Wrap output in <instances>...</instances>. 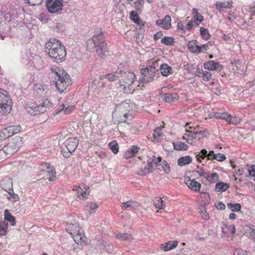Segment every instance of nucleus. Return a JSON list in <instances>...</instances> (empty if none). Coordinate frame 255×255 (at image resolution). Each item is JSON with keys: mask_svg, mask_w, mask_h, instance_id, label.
Listing matches in <instances>:
<instances>
[{"mask_svg": "<svg viewBox=\"0 0 255 255\" xmlns=\"http://www.w3.org/2000/svg\"><path fill=\"white\" fill-rule=\"evenodd\" d=\"M92 40L98 55L101 58L106 56L108 53V45L101 28L93 36Z\"/></svg>", "mask_w": 255, "mask_h": 255, "instance_id": "f257e3e1", "label": "nucleus"}, {"mask_svg": "<svg viewBox=\"0 0 255 255\" xmlns=\"http://www.w3.org/2000/svg\"><path fill=\"white\" fill-rule=\"evenodd\" d=\"M53 107V104L48 99H45L39 103H30L26 106L28 113L32 116L43 113Z\"/></svg>", "mask_w": 255, "mask_h": 255, "instance_id": "f03ea898", "label": "nucleus"}, {"mask_svg": "<svg viewBox=\"0 0 255 255\" xmlns=\"http://www.w3.org/2000/svg\"><path fill=\"white\" fill-rule=\"evenodd\" d=\"M54 74V84L58 91L62 93L71 84L68 75L64 70H58L53 73Z\"/></svg>", "mask_w": 255, "mask_h": 255, "instance_id": "7ed1b4c3", "label": "nucleus"}, {"mask_svg": "<svg viewBox=\"0 0 255 255\" xmlns=\"http://www.w3.org/2000/svg\"><path fill=\"white\" fill-rule=\"evenodd\" d=\"M12 109V101L6 91L0 89V113L6 115Z\"/></svg>", "mask_w": 255, "mask_h": 255, "instance_id": "20e7f679", "label": "nucleus"}, {"mask_svg": "<svg viewBox=\"0 0 255 255\" xmlns=\"http://www.w3.org/2000/svg\"><path fill=\"white\" fill-rule=\"evenodd\" d=\"M0 185L1 187L7 192L6 198L8 200L11 202H16L19 200L18 195L13 192V183L11 179L8 177L4 178L0 181Z\"/></svg>", "mask_w": 255, "mask_h": 255, "instance_id": "39448f33", "label": "nucleus"}, {"mask_svg": "<svg viewBox=\"0 0 255 255\" xmlns=\"http://www.w3.org/2000/svg\"><path fill=\"white\" fill-rule=\"evenodd\" d=\"M22 145V137L16 136L12 138L5 146L8 154H12L18 151Z\"/></svg>", "mask_w": 255, "mask_h": 255, "instance_id": "423d86ee", "label": "nucleus"}, {"mask_svg": "<svg viewBox=\"0 0 255 255\" xmlns=\"http://www.w3.org/2000/svg\"><path fill=\"white\" fill-rule=\"evenodd\" d=\"M48 56L57 63H60L65 59L66 52L64 46H62L55 50L48 53Z\"/></svg>", "mask_w": 255, "mask_h": 255, "instance_id": "0eeeda50", "label": "nucleus"}, {"mask_svg": "<svg viewBox=\"0 0 255 255\" xmlns=\"http://www.w3.org/2000/svg\"><path fill=\"white\" fill-rule=\"evenodd\" d=\"M158 66V62L157 60H155L154 59L148 60L147 66L145 68V70L144 71V74H146V72H149L150 73V76H149V77H146V80H151L152 77H154L155 76V74Z\"/></svg>", "mask_w": 255, "mask_h": 255, "instance_id": "6e6552de", "label": "nucleus"}, {"mask_svg": "<svg viewBox=\"0 0 255 255\" xmlns=\"http://www.w3.org/2000/svg\"><path fill=\"white\" fill-rule=\"evenodd\" d=\"M46 6L49 12L54 13L62 10V0H46Z\"/></svg>", "mask_w": 255, "mask_h": 255, "instance_id": "1a4fd4ad", "label": "nucleus"}, {"mask_svg": "<svg viewBox=\"0 0 255 255\" xmlns=\"http://www.w3.org/2000/svg\"><path fill=\"white\" fill-rule=\"evenodd\" d=\"M49 90L48 86L42 83H37L33 86L34 94L37 97H45Z\"/></svg>", "mask_w": 255, "mask_h": 255, "instance_id": "9d476101", "label": "nucleus"}, {"mask_svg": "<svg viewBox=\"0 0 255 255\" xmlns=\"http://www.w3.org/2000/svg\"><path fill=\"white\" fill-rule=\"evenodd\" d=\"M62 46L63 45L59 40L55 38H51L45 43V51L48 54Z\"/></svg>", "mask_w": 255, "mask_h": 255, "instance_id": "9b49d317", "label": "nucleus"}, {"mask_svg": "<svg viewBox=\"0 0 255 255\" xmlns=\"http://www.w3.org/2000/svg\"><path fill=\"white\" fill-rule=\"evenodd\" d=\"M73 190L77 192V195L80 199L86 198L90 193L89 187L84 184L74 186Z\"/></svg>", "mask_w": 255, "mask_h": 255, "instance_id": "f8f14e48", "label": "nucleus"}, {"mask_svg": "<svg viewBox=\"0 0 255 255\" xmlns=\"http://www.w3.org/2000/svg\"><path fill=\"white\" fill-rule=\"evenodd\" d=\"M68 229L72 231L70 234L73 236L75 242L77 241V243L78 244L79 241L84 242V237L80 232L78 224L73 225L72 227H69Z\"/></svg>", "mask_w": 255, "mask_h": 255, "instance_id": "ddd939ff", "label": "nucleus"}, {"mask_svg": "<svg viewBox=\"0 0 255 255\" xmlns=\"http://www.w3.org/2000/svg\"><path fill=\"white\" fill-rule=\"evenodd\" d=\"M121 77L123 81L125 83L126 86L131 85L134 81L135 75L132 72H122L121 74Z\"/></svg>", "mask_w": 255, "mask_h": 255, "instance_id": "4468645a", "label": "nucleus"}, {"mask_svg": "<svg viewBox=\"0 0 255 255\" xmlns=\"http://www.w3.org/2000/svg\"><path fill=\"white\" fill-rule=\"evenodd\" d=\"M189 126V124H187L185 125L186 133L183 136V138L185 139L188 143L193 144L195 142V137L197 134L195 133V131H190L188 129V128L189 129L192 128Z\"/></svg>", "mask_w": 255, "mask_h": 255, "instance_id": "2eb2a0df", "label": "nucleus"}, {"mask_svg": "<svg viewBox=\"0 0 255 255\" xmlns=\"http://www.w3.org/2000/svg\"><path fill=\"white\" fill-rule=\"evenodd\" d=\"M66 149L70 152H73L78 145V139L77 137L68 138L65 142Z\"/></svg>", "mask_w": 255, "mask_h": 255, "instance_id": "dca6fc26", "label": "nucleus"}, {"mask_svg": "<svg viewBox=\"0 0 255 255\" xmlns=\"http://www.w3.org/2000/svg\"><path fill=\"white\" fill-rule=\"evenodd\" d=\"M156 24L162 28L168 29L171 27V17L170 16L167 15L165 16L164 19L156 20Z\"/></svg>", "mask_w": 255, "mask_h": 255, "instance_id": "f3484780", "label": "nucleus"}, {"mask_svg": "<svg viewBox=\"0 0 255 255\" xmlns=\"http://www.w3.org/2000/svg\"><path fill=\"white\" fill-rule=\"evenodd\" d=\"M4 129L5 130V132L7 134V136L9 137L20 132L22 128L19 125H13L7 127Z\"/></svg>", "mask_w": 255, "mask_h": 255, "instance_id": "a211bd4d", "label": "nucleus"}, {"mask_svg": "<svg viewBox=\"0 0 255 255\" xmlns=\"http://www.w3.org/2000/svg\"><path fill=\"white\" fill-rule=\"evenodd\" d=\"M204 67L206 69L211 71L215 70L220 71L222 69V65L218 62H215L214 61H210L205 63Z\"/></svg>", "mask_w": 255, "mask_h": 255, "instance_id": "6ab92c4d", "label": "nucleus"}, {"mask_svg": "<svg viewBox=\"0 0 255 255\" xmlns=\"http://www.w3.org/2000/svg\"><path fill=\"white\" fill-rule=\"evenodd\" d=\"M192 11L193 16L191 21H193L194 25L195 27H196L203 21V17L198 12V10L196 8H193Z\"/></svg>", "mask_w": 255, "mask_h": 255, "instance_id": "aec40b11", "label": "nucleus"}, {"mask_svg": "<svg viewBox=\"0 0 255 255\" xmlns=\"http://www.w3.org/2000/svg\"><path fill=\"white\" fill-rule=\"evenodd\" d=\"M215 5L216 9L218 10L220 13H223L224 9L231 8L232 3L229 1H217L216 2Z\"/></svg>", "mask_w": 255, "mask_h": 255, "instance_id": "412c9836", "label": "nucleus"}, {"mask_svg": "<svg viewBox=\"0 0 255 255\" xmlns=\"http://www.w3.org/2000/svg\"><path fill=\"white\" fill-rule=\"evenodd\" d=\"M163 100L167 103H171L178 100V96L175 93H166L162 96Z\"/></svg>", "mask_w": 255, "mask_h": 255, "instance_id": "4be33fe9", "label": "nucleus"}, {"mask_svg": "<svg viewBox=\"0 0 255 255\" xmlns=\"http://www.w3.org/2000/svg\"><path fill=\"white\" fill-rule=\"evenodd\" d=\"M186 184L189 188L195 191H199L201 187V185L200 183L196 181L194 179L191 180L189 178L186 182Z\"/></svg>", "mask_w": 255, "mask_h": 255, "instance_id": "5701e85b", "label": "nucleus"}, {"mask_svg": "<svg viewBox=\"0 0 255 255\" xmlns=\"http://www.w3.org/2000/svg\"><path fill=\"white\" fill-rule=\"evenodd\" d=\"M233 69L236 71V72L240 75H242L244 73V68H242L241 65V61L239 59H234L232 61Z\"/></svg>", "mask_w": 255, "mask_h": 255, "instance_id": "b1692460", "label": "nucleus"}, {"mask_svg": "<svg viewBox=\"0 0 255 255\" xmlns=\"http://www.w3.org/2000/svg\"><path fill=\"white\" fill-rule=\"evenodd\" d=\"M189 50L192 52L201 53L202 50H199V45L196 40L190 41L187 45Z\"/></svg>", "mask_w": 255, "mask_h": 255, "instance_id": "393cba45", "label": "nucleus"}, {"mask_svg": "<svg viewBox=\"0 0 255 255\" xmlns=\"http://www.w3.org/2000/svg\"><path fill=\"white\" fill-rule=\"evenodd\" d=\"M98 208V205L94 202H88L85 206V210L87 215H91L95 213V210Z\"/></svg>", "mask_w": 255, "mask_h": 255, "instance_id": "a878e982", "label": "nucleus"}, {"mask_svg": "<svg viewBox=\"0 0 255 255\" xmlns=\"http://www.w3.org/2000/svg\"><path fill=\"white\" fill-rule=\"evenodd\" d=\"M139 147L135 145H132L130 148L127 150L125 153L124 156L126 159L130 158L135 155L138 151Z\"/></svg>", "mask_w": 255, "mask_h": 255, "instance_id": "bb28decb", "label": "nucleus"}, {"mask_svg": "<svg viewBox=\"0 0 255 255\" xmlns=\"http://www.w3.org/2000/svg\"><path fill=\"white\" fill-rule=\"evenodd\" d=\"M177 241H169L165 244H162L161 246V248L164 251L167 252L175 248L177 246Z\"/></svg>", "mask_w": 255, "mask_h": 255, "instance_id": "cd10ccee", "label": "nucleus"}, {"mask_svg": "<svg viewBox=\"0 0 255 255\" xmlns=\"http://www.w3.org/2000/svg\"><path fill=\"white\" fill-rule=\"evenodd\" d=\"M226 122L231 125H237L241 123V119L236 116H232L228 114L226 117Z\"/></svg>", "mask_w": 255, "mask_h": 255, "instance_id": "c85d7f7f", "label": "nucleus"}, {"mask_svg": "<svg viewBox=\"0 0 255 255\" xmlns=\"http://www.w3.org/2000/svg\"><path fill=\"white\" fill-rule=\"evenodd\" d=\"M161 74L164 76H167L172 73V68L167 64H162L159 66Z\"/></svg>", "mask_w": 255, "mask_h": 255, "instance_id": "c756f323", "label": "nucleus"}, {"mask_svg": "<svg viewBox=\"0 0 255 255\" xmlns=\"http://www.w3.org/2000/svg\"><path fill=\"white\" fill-rule=\"evenodd\" d=\"M116 237L117 239L122 240V241H131L133 238L131 234L128 233H117L116 234Z\"/></svg>", "mask_w": 255, "mask_h": 255, "instance_id": "7c9ffc66", "label": "nucleus"}, {"mask_svg": "<svg viewBox=\"0 0 255 255\" xmlns=\"http://www.w3.org/2000/svg\"><path fill=\"white\" fill-rule=\"evenodd\" d=\"M192 158L190 156H185L179 158L178 159V164L180 166H185L191 163Z\"/></svg>", "mask_w": 255, "mask_h": 255, "instance_id": "2f4dec72", "label": "nucleus"}, {"mask_svg": "<svg viewBox=\"0 0 255 255\" xmlns=\"http://www.w3.org/2000/svg\"><path fill=\"white\" fill-rule=\"evenodd\" d=\"M152 167L147 163V165L143 168L139 169L136 172L137 174L140 176H144L152 172Z\"/></svg>", "mask_w": 255, "mask_h": 255, "instance_id": "473e14b6", "label": "nucleus"}, {"mask_svg": "<svg viewBox=\"0 0 255 255\" xmlns=\"http://www.w3.org/2000/svg\"><path fill=\"white\" fill-rule=\"evenodd\" d=\"M138 207V203L132 201H128L122 203L121 207L123 209H126L127 208H131L135 209Z\"/></svg>", "mask_w": 255, "mask_h": 255, "instance_id": "72a5a7b5", "label": "nucleus"}, {"mask_svg": "<svg viewBox=\"0 0 255 255\" xmlns=\"http://www.w3.org/2000/svg\"><path fill=\"white\" fill-rule=\"evenodd\" d=\"M45 166L46 167V169L42 168L41 170H47V172L50 173L51 176L49 177L48 180L50 181H52L54 180L55 178V174L56 172L55 170L52 169V167H50V165L49 163H45Z\"/></svg>", "mask_w": 255, "mask_h": 255, "instance_id": "f704fd0d", "label": "nucleus"}, {"mask_svg": "<svg viewBox=\"0 0 255 255\" xmlns=\"http://www.w3.org/2000/svg\"><path fill=\"white\" fill-rule=\"evenodd\" d=\"M161 161V158L160 157H156L155 156H152L148 158L147 161V163L150 164L153 168L154 165L156 166H159Z\"/></svg>", "mask_w": 255, "mask_h": 255, "instance_id": "c9c22d12", "label": "nucleus"}, {"mask_svg": "<svg viewBox=\"0 0 255 255\" xmlns=\"http://www.w3.org/2000/svg\"><path fill=\"white\" fill-rule=\"evenodd\" d=\"M121 73L122 70H117L114 73L107 74L106 78H107L110 81H114L121 77Z\"/></svg>", "mask_w": 255, "mask_h": 255, "instance_id": "e433bc0d", "label": "nucleus"}, {"mask_svg": "<svg viewBox=\"0 0 255 255\" xmlns=\"http://www.w3.org/2000/svg\"><path fill=\"white\" fill-rule=\"evenodd\" d=\"M4 219L9 222L11 225L13 226L15 225V219L12 216V215L9 213L8 210H5L4 212Z\"/></svg>", "mask_w": 255, "mask_h": 255, "instance_id": "4c0bfd02", "label": "nucleus"}, {"mask_svg": "<svg viewBox=\"0 0 255 255\" xmlns=\"http://www.w3.org/2000/svg\"><path fill=\"white\" fill-rule=\"evenodd\" d=\"M229 188V185L228 184L222 182L217 183L215 186L216 190L220 192H224Z\"/></svg>", "mask_w": 255, "mask_h": 255, "instance_id": "58836bf2", "label": "nucleus"}, {"mask_svg": "<svg viewBox=\"0 0 255 255\" xmlns=\"http://www.w3.org/2000/svg\"><path fill=\"white\" fill-rule=\"evenodd\" d=\"M141 76L140 77V78L139 79V82L140 83H142V84H145V83H147L150 81H151L153 78L154 77H152L151 78V80H149L148 81V79H147L145 80V79H146V77H149V76H150L149 74L150 73L149 72L147 73L146 72V74H144V71L145 70V68L144 69H141Z\"/></svg>", "mask_w": 255, "mask_h": 255, "instance_id": "ea45409f", "label": "nucleus"}, {"mask_svg": "<svg viewBox=\"0 0 255 255\" xmlns=\"http://www.w3.org/2000/svg\"><path fill=\"white\" fill-rule=\"evenodd\" d=\"M174 148L177 150H186L188 149V146L185 143L178 141L174 142L173 143Z\"/></svg>", "mask_w": 255, "mask_h": 255, "instance_id": "a19ab883", "label": "nucleus"}, {"mask_svg": "<svg viewBox=\"0 0 255 255\" xmlns=\"http://www.w3.org/2000/svg\"><path fill=\"white\" fill-rule=\"evenodd\" d=\"M153 205L156 208L158 209H162L164 208V206L163 204V200L161 197H156L154 198L153 200Z\"/></svg>", "mask_w": 255, "mask_h": 255, "instance_id": "79ce46f5", "label": "nucleus"}, {"mask_svg": "<svg viewBox=\"0 0 255 255\" xmlns=\"http://www.w3.org/2000/svg\"><path fill=\"white\" fill-rule=\"evenodd\" d=\"M8 223L4 221L0 222V236L6 235L7 230Z\"/></svg>", "mask_w": 255, "mask_h": 255, "instance_id": "37998d69", "label": "nucleus"}, {"mask_svg": "<svg viewBox=\"0 0 255 255\" xmlns=\"http://www.w3.org/2000/svg\"><path fill=\"white\" fill-rule=\"evenodd\" d=\"M162 135L163 132L162 131L161 127H157L155 129H154V133L153 134V137L154 140L160 139Z\"/></svg>", "mask_w": 255, "mask_h": 255, "instance_id": "c03bdc74", "label": "nucleus"}, {"mask_svg": "<svg viewBox=\"0 0 255 255\" xmlns=\"http://www.w3.org/2000/svg\"><path fill=\"white\" fill-rule=\"evenodd\" d=\"M109 147L114 154H117L119 151V145L115 140H113L109 143Z\"/></svg>", "mask_w": 255, "mask_h": 255, "instance_id": "a18cd8bd", "label": "nucleus"}, {"mask_svg": "<svg viewBox=\"0 0 255 255\" xmlns=\"http://www.w3.org/2000/svg\"><path fill=\"white\" fill-rule=\"evenodd\" d=\"M161 42L166 45L172 46L174 45V39L171 37L165 36L161 39Z\"/></svg>", "mask_w": 255, "mask_h": 255, "instance_id": "49530a36", "label": "nucleus"}, {"mask_svg": "<svg viewBox=\"0 0 255 255\" xmlns=\"http://www.w3.org/2000/svg\"><path fill=\"white\" fill-rule=\"evenodd\" d=\"M206 179L211 183L215 182L219 179V176L216 173H213L210 175H207L205 176Z\"/></svg>", "mask_w": 255, "mask_h": 255, "instance_id": "de8ad7c7", "label": "nucleus"}, {"mask_svg": "<svg viewBox=\"0 0 255 255\" xmlns=\"http://www.w3.org/2000/svg\"><path fill=\"white\" fill-rule=\"evenodd\" d=\"M227 207L233 212L239 211L241 208V205L239 203L232 204L229 203L227 204Z\"/></svg>", "mask_w": 255, "mask_h": 255, "instance_id": "09e8293b", "label": "nucleus"}, {"mask_svg": "<svg viewBox=\"0 0 255 255\" xmlns=\"http://www.w3.org/2000/svg\"><path fill=\"white\" fill-rule=\"evenodd\" d=\"M200 31L201 36L203 39L208 40L210 38V35L208 29L202 27L200 28Z\"/></svg>", "mask_w": 255, "mask_h": 255, "instance_id": "8fccbe9b", "label": "nucleus"}, {"mask_svg": "<svg viewBox=\"0 0 255 255\" xmlns=\"http://www.w3.org/2000/svg\"><path fill=\"white\" fill-rule=\"evenodd\" d=\"M207 151L205 149H203L201 150L200 152H199L198 154H197L196 158L198 161H201V158L202 159L206 157H207Z\"/></svg>", "mask_w": 255, "mask_h": 255, "instance_id": "3c124183", "label": "nucleus"}, {"mask_svg": "<svg viewBox=\"0 0 255 255\" xmlns=\"http://www.w3.org/2000/svg\"><path fill=\"white\" fill-rule=\"evenodd\" d=\"M130 18L132 21L135 23H139L140 20L139 18L138 15L136 12L134 11L130 12Z\"/></svg>", "mask_w": 255, "mask_h": 255, "instance_id": "603ef678", "label": "nucleus"}, {"mask_svg": "<svg viewBox=\"0 0 255 255\" xmlns=\"http://www.w3.org/2000/svg\"><path fill=\"white\" fill-rule=\"evenodd\" d=\"M144 0H137L134 2V8L137 11H140L143 7Z\"/></svg>", "mask_w": 255, "mask_h": 255, "instance_id": "864d4df0", "label": "nucleus"}, {"mask_svg": "<svg viewBox=\"0 0 255 255\" xmlns=\"http://www.w3.org/2000/svg\"><path fill=\"white\" fill-rule=\"evenodd\" d=\"M228 113H218L215 112L214 114V117L217 119L226 120V117L228 116Z\"/></svg>", "mask_w": 255, "mask_h": 255, "instance_id": "5fc2aeb1", "label": "nucleus"}, {"mask_svg": "<svg viewBox=\"0 0 255 255\" xmlns=\"http://www.w3.org/2000/svg\"><path fill=\"white\" fill-rule=\"evenodd\" d=\"M161 165L162 166L163 171L166 173L168 174L170 172V166L167 162L165 160L161 161Z\"/></svg>", "mask_w": 255, "mask_h": 255, "instance_id": "6e6d98bb", "label": "nucleus"}, {"mask_svg": "<svg viewBox=\"0 0 255 255\" xmlns=\"http://www.w3.org/2000/svg\"><path fill=\"white\" fill-rule=\"evenodd\" d=\"M213 159H216L219 161H222L226 159V157L225 154L222 153H217L215 155H213V156L212 157Z\"/></svg>", "mask_w": 255, "mask_h": 255, "instance_id": "4d7b16f0", "label": "nucleus"}, {"mask_svg": "<svg viewBox=\"0 0 255 255\" xmlns=\"http://www.w3.org/2000/svg\"><path fill=\"white\" fill-rule=\"evenodd\" d=\"M202 78L204 81H209L212 78V74L210 72L205 71L202 73Z\"/></svg>", "mask_w": 255, "mask_h": 255, "instance_id": "13d9d810", "label": "nucleus"}, {"mask_svg": "<svg viewBox=\"0 0 255 255\" xmlns=\"http://www.w3.org/2000/svg\"><path fill=\"white\" fill-rule=\"evenodd\" d=\"M184 67L185 69L187 70L188 72L192 74H193L196 68L193 64H186Z\"/></svg>", "mask_w": 255, "mask_h": 255, "instance_id": "bf43d9fd", "label": "nucleus"}, {"mask_svg": "<svg viewBox=\"0 0 255 255\" xmlns=\"http://www.w3.org/2000/svg\"><path fill=\"white\" fill-rule=\"evenodd\" d=\"M6 146L5 145L1 147V145L0 146V158L1 159L4 158L6 155H8L7 153V150H6Z\"/></svg>", "mask_w": 255, "mask_h": 255, "instance_id": "052dcab7", "label": "nucleus"}, {"mask_svg": "<svg viewBox=\"0 0 255 255\" xmlns=\"http://www.w3.org/2000/svg\"><path fill=\"white\" fill-rule=\"evenodd\" d=\"M195 133L197 134L195 137V141L200 140V139L203 138L206 135L204 133V131H195Z\"/></svg>", "mask_w": 255, "mask_h": 255, "instance_id": "680f3d73", "label": "nucleus"}, {"mask_svg": "<svg viewBox=\"0 0 255 255\" xmlns=\"http://www.w3.org/2000/svg\"><path fill=\"white\" fill-rule=\"evenodd\" d=\"M26 2L30 5L34 6L36 5H39L42 2V0H24Z\"/></svg>", "mask_w": 255, "mask_h": 255, "instance_id": "e2e57ef3", "label": "nucleus"}, {"mask_svg": "<svg viewBox=\"0 0 255 255\" xmlns=\"http://www.w3.org/2000/svg\"><path fill=\"white\" fill-rule=\"evenodd\" d=\"M8 137L7 134L5 132V130L3 128L2 130L0 131V142L3 139Z\"/></svg>", "mask_w": 255, "mask_h": 255, "instance_id": "0e129e2a", "label": "nucleus"}, {"mask_svg": "<svg viewBox=\"0 0 255 255\" xmlns=\"http://www.w3.org/2000/svg\"><path fill=\"white\" fill-rule=\"evenodd\" d=\"M53 29L57 31H62L64 29V26L61 23H57L56 25L53 27Z\"/></svg>", "mask_w": 255, "mask_h": 255, "instance_id": "69168bd1", "label": "nucleus"}, {"mask_svg": "<svg viewBox=\"0 0 255 255\" xmlns=\"http://www.w3.org/2000/svg\"><path fill=\"white\" fill-rule=\"evenodd\" d=\"M248 172L250 176L255 177V165H252L248 169Z\"/></svg>", "mask_w": 255, "mask_h": 255, "instance_id": "338daca9", "label": "nucleus"}, {"mask_svg": "<svg viewBox=\"0 0 255 255\" xmlns=\"http://www.w3.org/2000/svg\"><path fill=\"white\" fill-rule=\"evenodd\" d=\"M234 255H247V253L243 250L237 249L234 251Z\"/></svg>", "mask_w": 255, "mask_h": 255, "instance_id": "774afa93", "label": "nucleus"}]
</instances>
